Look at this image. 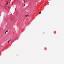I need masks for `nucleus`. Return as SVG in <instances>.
<instances>
[{
	"label": "nucleus",
	"instance_id": "nucleus-1",
	"mask_svg": "<svg viewBox=\"0 0 64 64\" xmlns=\"http://www.w3.org/2000/svg\"><path fill=\"white\" fill-rule=\"evenodd\" d=\"M10 40H9L8 41V43H9V42H10Z\"/></svg>",
	"mask_w": 64,
	"mask_h": 64
},
{
	"label": "nucleus",
	"instance_id": "nucleus-2",
	"mask_svg": "<svg viewBox=\"0 0 64 64\" xmlns=\"http://www.w3.org/2000/svg\"><path fill=\"white\" fill-rule=\"evenodd\" d=\"M6 2L7 3H6V5H7V4H8V2Z\"/></svg>",
	"mask_w": 64,
	"mask_h": 64
},
{
	"label": "nucleus",
	"instance_id": "nucleus-3",
	"mask_svg": "<svg viewBox=\"0 0 64 64\" xmlns=\"http://www.w3.org/2000/svg\"><path fill=\"white\" fill-rule=\"evenodd\" d=\"M7 32V33H8V30L7 31L5 32V34H6V32Z\"/></svg>",
	"mask_w": 64,
	"mask_h": 64
},
{
	"label": "nucleus",
	"instance_id": "nucleus-4",
	"mask_svg": "<svg viewBox=\"0 0 64 64\" xmlns=\"http://www.w3.org/2000/svg\"><path fill=\"white\" fill-rule=\"evenodd\" d=\"M39 14H41V12H39Z\"/></svg>",
	"mask_w": 64,
	"mask_h": 64
},
{
	"label": "nucleus",
	"instance_id": "nucleus-5",
	"mask_svg": "<svg viewBox=\"0 0 64 64\" xmlns=\"http://www.w3.org/2000/svg\"><path fill=\"white\" fill-rule=\"evenodd\" d=\"M25 16L26 17H27V16H28V15H26Z\"/></svg>",
	"mask_w": 64,
	"mask_h": 64
},
{
	"label": "nucleus",
	"instance_id": "nucleus-6",
	"mask_svg": "<svg viewBox=\"0 0 64 64\" xmlns=\"http://www.w3.org/2000/svg\"><path fill=\"white\" fill-rule=\"evenodd\" d=\"M6 9H7L6 8Z\"/></svg>",
	"mask_w": 64,
	"mask_h": 64
},
{
	"label": "nucleus",
	"instance_id": "nucleus-7",
	"mask_svg": "<svg viewBox=\"0 0 64 64\" xmlns=\"http://www.w3.org/2000/svg\"><path fill=\"white\" fill-rule=\"evenodd\" d=\"M24 6H25V4H24Z\"/></svg>",
	"mask_w": 64,
	"mask_h": 64
},
{
	"label": "nucleus",
	"instance_id": "nucleus-8",
	"mask_svg": "<svg viewBox=\"0 0 64 64\" xmlns=\"http://www.w3.org/2000/svg\"><path fill=\"white\" fill-rule=\"evenodd\" d=\"M8 8H9V7H8Z\"/></svg>",
	"mask_w": 64,
	"mask_h": 64
}]
</instances>
